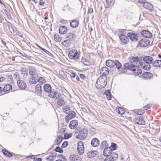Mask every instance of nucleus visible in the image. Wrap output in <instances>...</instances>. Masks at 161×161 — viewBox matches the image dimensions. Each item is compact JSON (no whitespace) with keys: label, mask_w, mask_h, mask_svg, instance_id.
<instances>
[{"label":"nucleus","mask_w":161,"mask_h":161,"mask_svg":"<svg viewBox=\"0 0 161 161\" xmlns=\"http://www.w3.org/2000/svg\"><path fill=\"white\" fill-rule=\"evenodd\" d=\"M38 82L43 84L46 83V80L43 77H38Z\"/></svg>","instance_id":"e433bc0d"},{"label":"nucleus","mask_w":161,"mask_h":161,"mask_svg":"<svg viewBox=\"0 0 161 161\" xmlns=\"http://www.w3.org/2000/svg\"><path fill=\"white\" fill-rule=\"evenodd\" d=\"M78 121L76 120H73L71 121L69 123V127L71 129H75L78 125Z\"/></svg>","instance_id":"a211bd4d"},{"label":"nucleus","mask_w":161,"mask_h":161,"mask_svg":"<svg viewBox=\"0 0 161 161\" xmlns=\"http://www.w3.org/2000/svg\"><path fill=\"white\" fill-rule=\"evenodd\" d=\"M39 71L34 67H30L29 69V74L33 76H36L38 77Z\"/></svg>","instance_id":"0eeeda50"},{"label":"nucleus","mask_w":161,"mask_h":161,"mask_svg":"<svg viewBox=\"0 0 161 161\" xmlns=\"http://www.w3.org/2000/svg\"><path fill=\"white\" fill-rule=\"evenodd\" d=\"M68 56L70 59L75 60L79 58V55L76 50L72 49L69 52Z\"/></svg>","instance_id":"20e7f679"},{"label":"nucleus","mask_w":161,"mask_h":161,"mask_svg":"<svg viewBox=\"0 0 161 161\" xmlns=\"http://www.w3.org/2000/svg\"><path fill=\"white\" fill-rule=\"evenodd\" d=\"M12 88V86L10 85H6L3 88L4 92H7L10 90Z\"/></svg>","instance_id":"4c0bfd02"},{"label":"nucleus","mask_w":161,"mask_h":161,"mask_svg":"<svg viewBox=\"0 0 161 161\" xmlns=\"http://www.w3.org/2000/svg\"><path fill=\"white\" fill-rule=\"evenodd\" d=\"M59 158L62 159L63 158L64 159H66L65 157V156H64L62 154H60L58 156Z\"/></svg>","instance_id":"052dcab7"},{"label":"nucleus","mask_w":161,"mask_h":161,"mask_svg":"<svg viewBox=\"0 0 161 161\" xmlns=\"http://www.w3.org/2000/svg\"><path fill=\"white\" fill-rule=\"evenodd\" d=\"M57 103L58 105L59 106H62L65 104V102L64 100L62 98L59 99L58 100Z\"/></svg>","instance_id":"ea45409f"},{"label":"nucleus","mask_w":161,"mask_h":161,"mask_svg":"<svg viewBox=\"0 0 161 161\" xmlns=\"http://www.w3.org/2000/svg\"><path fill=\"white\" fill-rule=\"evenodd\" d=\"M12 29L14 33V31H15V34H18V33H19V32L18 31H17V30L15 28H14V29L13 28V27H12Z\"/></svg>","instance_id":"13d9d810"},{"label":"nucleus","mask_w":161,"mask_h":161,"mask_svg":"<svg viewBox=\"0 0 161 161\" xmlns=\"http://www.w3.org/2000/svg\"><path fill=\"white\" fill-rule=\"evenodd\" d=\"M112 153V150L109 147H107L105 148L103 151V155L106 157L111 156L112 153Z\"/></svg>","instance_id":"9b49d317"},{"label":"nucleus","mask_w":161,"mask_h":161,"mask_svg":"<svg viewBox=\"0 0 161 161\" xmlns=\"http://www.w3.org/2000/svg\"><path fill=\"white\" fill-rule=\"evenodd\" d=\"M29 83L31 84H35L38 82V78L33 76L29 80Z\"/></svg>","instance_id":"cd10ccee"},{"label":"nucleus","mask_w":161,"mask_h":161,"mask_svg":"<svg viewBox=\"0 0 161 161\" xmlns=\"http://www.w3.org/2000/svg\"><path fill=\"white\" fill-rule=\"evenodd\" d=\"M125 66L127 69L132 71L136 75H140L142 73L141 69L137 66L132 64H129V63H125Z\"/></svg>","instance_id":"7ed1b4c3"},{"label":"nucleus","mask_w":161,"mask_h":161,"mask_svg":"<svg viewBox=\"0 0 161 161\" xmlns=\"http://www.w3.org/2000/svg\"><path fill=\"white\" fill-rule=\"evenodd\" d=\"M139 59V58L137 56H131L129 58L130 63L134 65L137 64Z\"/></svg>","instance_id":"6e6552de"},{"label":"nucleus","mask_w":161,"mask_h":161,"mask_svg":"<svg viewBox=\"0 0 161 161\" xmlns=\"http://www.w3.org/2000/svg\"><path fill=\"white\" fill-rule=\"evenodd\" d=\"M91 144L92 146L96 147L99 145V141L97 139L95 138L92 140Z\"/></svg>","instance_id":"b1692460"},{"label":"nucleus","mask_w":161,"mask_h":161,"mask_svg":"<svg viewBox=\"0 0 161 161\" xmlns=\"http://www.w3.org/2000/svg\"><path fill=\"white\" fill-rule=\"evenodd\" d=\"M79 25V22L76 20H74L70 23V26L73 28L76 27Z\"/></svg>","instance_id":"72a5a7b5"},{"label":"nucleus","mask_w":161,"mask_h":161,"mask_svg":"<svg viewBox=\"0 0 161 161\" xmlns=\"http://www.w3.org/2000/svg\"><path fill=\"white\" fill-rule=\"evenodd\" d=\"M69 159L71 161H80L81 158L78 156L70 155Z\"/></svg>","instance_id":"bb28decb"},{"label":"nucleus","mask_w":161,"mask_h":161,"mask_svg":"<svg viewBox=\"0 0 161 161\" xmlns=\"http://www.w3.org/2000/svg\"><path fill=\"white\" fill-rule=\"evenodd\" d=\"M140 65L142 69L146 70H148L150 69V66L149 64H148L147 63H146L145 64V63L143 64L142 63H141L140 62Z\"/></svg>","instance_id":"a878e982"},{"label":"nucleus","mask_w":161,"mask_h":161,"mask_svg":"<svg viewBox=\"0 0 161 161\" xmlns=\"http://www.w3.org/2000/svg\"><path fill=\"white\" fill-rule=\"evenodd\" d=\"M44 89L46 92H49L52 90V87L50 85L46 84L44 86Z\"/></svg>","instance_id":"7c9ffc66"},{"label":"nucleus","mask_w":161,"mask_h":161,"mask_svg":"<svg viewBox=\"0 0 161 161\" xmlns=\"http://www.w3.org/2000/svg\"><path fill=\"white\" fill-rule=\"evenodd\" d=\"M69 40H64L62 42V44L65 47H68L71 44Z\"/></svg>","instance_id":"58836bf2"},{"label":"nucleus","mask_w":161,"mask_h":161,"mask_svg":"<svg viewBox=\"0 0 161 161\" xmlns=\"http://www.w3.org/2000/svg\"><path fill=\"white\" fill-rule=\"evenodd\" d=\"M117 145L116 144L114 143H112L111 145L109 148L111 149L112 151L113 150H114L116 149L117 148Z\"/></svg>","instance_id":"37998d69"},{"label":"nucleus","mask_w":161,"mask_h":161,"mask_svg":"<svg viewBox=\"0 0 161 161\" xmlns=\"http://www.w3.org/2000/svg\"><path fill=\"white\" fill-rule=\"evenodd\" d=\"M29 1L32 4H36L37 3L36 2L35 0H29Z\"/></svg>","instance_id":"bf43d9fd"},{"label":"nucleus","mask_w":161,"mask_h":161,"mask_svg":"<svg viewBox=\"0 0 161 161\" xmlns=\"http://www.w3.org/2000/svg\"><path fill=\"white\" fill-rule=\"evenodd\" d=\"M63 137L61 136H59L57 140V144L58 145L60 143L62 140Z\"/></svg>","instance_id":"8fccbe9b"},{"label":"nucleus","mask_w":161,"mask_h":161,"mask_svg":"<svg viewBox=\"0 0 161 161\" xmlns=\"http://www.w3.org/2000/svg\"><path fill=\"white\" fill-rule=\"evenodd\" d=\"M63 109L64 112L66 114H68L70 110V107L67 105L64 106Z\"/></svg>","instance_id":"473e14b6"},{"label":"nucleus","mask_w":161,"mask_h":161,"mask_svg":"<svg viewBox=\"0 0 161 161\" xmlns=\"http://www.w3.org/2000/svg\"><path fill=\"white\" fill-rule=\"evenodd\" d=\"M106 96L107 99L109 100H111V95L110 94V93L109 92V91L107 90L106 91Z\"/></svg>","instance_id":"de8ad7c7"},{"label":"nucleus","mask_w":161,"mask_h":161,"mask_svg":"<svg viewBox=\"0 0 161 161\" xmlns=\"http://www.w3.org/2000/svg\"><path fill=\"white\" fill-rule=\"evenodd\" d=\"M128 36L129 38L133 41H136L137 40V34L133 33L130 32L128 34Z\"/></svg>","instance_id":"f8f14e48"},{"label":"nucleus","mask_w":161,"mask_h":161,"mask_svg":"<svg viewBox=\"0 0 161 161\" xmlns=\"http://www.w3.org/2000/svg\"><path fill=\"white\" fill-rule=\"evenodd\" d=\"M150 75H151V74H150L149 72H145L144 74L145 77H148L149 76H150Z\"/></svg>","instance_id":"6e6d98bb"},{"label":"nucleus","mask_w":161,"mask_h":161,"mask_svg":"<svg viewBox=\"0 0 161 161\" xmlns=\"http://www.w3.org/2000/svg\"><path fill=\"white\" fill-rule=\"evenodd\" d=\"M55 151L56 152H59L60 153H62L63 152V150L59 147H56Z\"/></svg>","instance_id":"3c124183"},{"label":"nucleus","mask_w":161,"mask_h":161,"mask_svg":"<svg viewBox=\"0 0 161 161\" xmlns=\"http://www.w3.org/2000/svg\"><path fill=\"white\" fill-rule=\"evenodd\" d=\"M145 8L149 10L152 12L153 10V6L150 3L146 2L142 5Z\"/></svg>","instance_id":"4be33fe9"},{"label":"nucleus","mask_w":161,"mask_h":161,"mask_svg":"<svg viewBox=\"0 0 161 161\" xmlns=\"http://www.w3.org/2000/svg\"><path fill=\"white\" fill-rule=\"evenodd\" d=\"M107 79L106 76L102 75L97 80L96 84V87L98 89L104 88L107 83Z\"/></svg>","instance_id":"f03ea898"},{"label":"nucleus","mask_w":161,"mask_h":161,"mask_svg":"<svg viewBox=\"0 0 161 161\" xmlns=\"http://www.w3.org/2000/svg\"><path fill=\"white\" fill-rule=\"evenodd\" d=\"M139 44L141 47H146L148 45L149 42L147 39H142L139 42Z\"/></svg>","instance_id":"2eb2a0df"},{"label":"nucleus","mask_w":161,"mask_h":161,"mask_svg":"<svg viewBox=\"0 0 161 161\" xmlns=\"http://www.w3.org/2000/svg\"><path fill=\"white\" fill-rule=\"evenodd\" d=\"M97 153V152L95 151H91L87 153V156L89 158H92L95 157Z\"/></svg>","instance_id":"c756f323"},{"label":"nucleus","mask_w":161,"mask_h":161,"mask_svg":"<svg viewBox=\"0 0 161 161\" xmlns=\"http://www.w3.org/2000/svg\"><path fill=\"white\" fill-rule=\"evenodd\" d=\"M8 81H10L11 82L13 81V78L12 76L9 75L8 76Z\"/></svg>","instance_id":"4d7b16f0"},{"label":"nucleus","mask_w":161,"mask_h":161,"mask_svg":"<svg viewBox=\"0 0 161 161\" xmlns=\"http://www.w3.org/2000/svg\"><path fill=\"white\" fill-rule=\"evenodd\" d=\"M117 111L119 114H123L125 113V110L121 108H119Z\"/></svg>","instance_id":"c03bdc74"},{"label":"nucleus","mask_w":161,"mask_h":161,"mask_svg":"<svg viewBox=\"0 0 161 161\" xmlns=\"http://www.w3.org/2000/svg\"><path fill=\"white\" fill-rule=\"evenodd\" d=\"M56 157L55 155H52L48 157L47 158V159L49 161H52L54 159V158Z\"/></svg>","instance_id":"a18cd8bd"},{"label":"nucleus","mask_w":161,"mask_h":161,"mask_svg":"<svg viewBox=\"0 0 161 161\" xmlns=\"http://www.w3.org/2000/svg\"><path fill=\"white\" fill-rule=\"evenodd\" d=\"M77 151L78 154L80 155L82 154L84 152V145L82 141H79L78 143Z\"/></svg>","instance_id":"39448f33"},{"label":"nucleus","mask_w":161,"mask_h":161,"mask_svg":"<svg viewBox=\"0 0 161 161\" xmlns=\"http://www.w3.org/2000/svg\"><path fill=\"white\" fill-rule=\"evenodd\" d=\"M106 65L109 67H114L116 66L118 71L120 74H123L127 72V70L125 68H123L121 64L118 60L114 61L112 60H108L106 61Z\"/></svg>","instance_id":"f257e3e1"},{"label":"nucleus","mask_w":161,"mask_h":161,"mask_svg":"<svg viewBox=\"0 0 161 161\" xmlns=\"http://www.w3.org/2000/svg\"><path fill=\"white\" fill-rule=\"evenodd\" d=\"M87 136V133L81 131L79 132L78 136H76V137L81 140H84L86 137Z\"/></svg>","instance_id":"dca6fc26"},{"label":"nucleus","mask_w":161,"mask_h":161,"mask_svg":"<svg viewBox=\"0 0 161 161\" xmlns=\"http://www.w3.org/2000/svg\"><path fill=\"white\" fill-rule=\"evenodd\" d=\"M17 83L19 87L21 89H25L27 87L26 84L22 80H18Z\"/></svg>","instance_id":"412c9836"},{"label":"nucleus","mask_w":161,"mask_h":161,"mask_svg":"<svg viewBox=\"0 0 161 161\" xmlns=\"http://www.w3.org/2000/svg\"><path fill=\"white\" fill-rule=\"evenodd\" d=\"M119 38L120 40L121 43L123 45H125L127 44L129 41L128 38L125 36L121 34L119 35Z\"/></svg>","instance_id":"9d476101"},{"label":"nucleus","mask_w":161,"mask_h":161,"mask_svg":"<svg viewBox=\"0 0 161 161\" xmlns=\"http://www.w3.org/2000/svg\"><path fill=\"white\" fill-rule=\"evenodd\" d=\"M35 91L39 94H41L42 93V87L39 84H37L35 87Z\"/></svg>","instance_id":"c85d7f7f"},{"label":"nucleus","mask_w":161,"mask_h":161,"mask_svg":"<svg viewBox=\"0 0 161 161\" xmlns=\"http://www.w3.org/2000/svg\"><path fill=\"white\" fill-rule=\"evenodd\" d=\"M151 107V105L150 104H148L146 106H145L144 107V109L145 110H146L147 109L150 108Z\"/></svg>","instance_id":"864d4df0"},{"label":"nucleus","mask_w":161,"mask_h":161,"mask_svg":"<svg viewBox=\"0 0 161 161\" xmlns=\"http://www.w3.org/2000/svg\"><path fill=\"white\" fill-rule=\"evenodd\" d=\"M2 152L3 154L7 157H11L12 156V154L10 152L5 149L2 150Z\"/></svg>","instance_id":"c9c22d12"},{"label":"nucleus","mask_w":161,"mask_h":161,"mask_svg":"<svg viewBox=\"0 0 161 161\" xmlns=\"http://www.w3.org/2000/svg\"><path fill=\"white\" fill-rule=\"evenodd\" d=\"M67 8H68V6H64V7L62 9H63V11H65L67 9Z\"/></svg>","instance_id":"338daca9"},{"label":"nucleus","mask_w":161,"mask_h":161,"mask_svg":"<svg viewBox=\"0 0 161 161\" xmlns=\"http://www.w3.org/2000/svg\"><path fill=\"white\" fill-rule=\"evenodd\" d=\"M4 19L2 16L0 15V23H1Z\"/></svg>","instance_id":"774afa93"},{"label":"nucleus","mask_w":161,"mask_h":161,"mask_svg":"<svg viewBox=\"0 0 161 161\" xmlns=\"http://www.w3.org/2000/svg\"><path fill=\"white\" fill-rule=\"evenodd\" d=\"M141 33L143 36L147 38H150L152 36V34L147 30L142 31Z\"/></svg>","instance_id":"ddd939ff"},{"label":"nucleus","mask_w":161,"mask_h":161,"mask_svg":"<svg viewBox=\"0 0 161 161\" xmlns=\"http://www.w3.org/2000/svg\"><path fill=\"white\" fill-rule=\"evenodd\" d=\"M93 12V9L92 8H89L88 11V13L92 14Z\"/></svg>","instance_id":"680f3d73"},{"label":"nucleus","mask_w":161,"mask_h":161,"mask_svg":"<svg viewBox=\"0 0 161 161\" xmlns=\"http://www.w3.org/2000/svg\"><path fill=\"white\" fill-rule=\"evenodd\" d=\"M143 59L146 63H147L148 64H151L154 61L153 58L149 56L144 57L143 58Z\"/></svg>","instance_id":"5701e85b"},{"label":"nucleus","mask_w":161,"mask_h":161,"mask_svg":"<svg viewBox=\"0 0 161 161\" xmlns=\"http://www.w3.org/2000/svg\"><path fill=\"white\" fill-rule=\"evenodd\" d=\"M14 77L15 78L18 79H19V73L17 72H16L14 74Z\"/></svg>","instance_id":"5fc2aeb1"},{"label":"nucleus","mask_w":161,"mask_h":161,"mask_svg":"<svg viewBox=\"0 0 161 161\" xmlns=\"http://www.w3.org/2000/svg\"><path fill=\"white\" fill-rule=\"evenodd\" d=\"M100 73L102 75L106 76L109 74L108 69L106 67H103L100 70Z\"/></svg>","instance_id":"4468645a"},{"label":"nucleus","mask_w":161,"mask_h":161,"mask_svg":"<svg viewBox=\"0 0 161 161\" xmlns=\"http://www.w3.org/2000/svg\"><path fill=\"white\" fill-rule=\"evenodd\" d=\"M81 62L83 63V64L85 65H88L89 63L88 61H87L85 58L82 57L81 59Z\"/></svg>","instance_id":"49530a36"},{"label":"nucleus","mask_w":161,"mask_h":161,"mask_svg":"<svg viewBox=\"0 0 161 161\" xmlns=\"http://www.w3.org/2000/svg\"><path fill=\"white\" fill-rule=\"evenodd\" d=\"M54 40L57 42H59L61 41V38L58 35L55 34L54 37Z\"/></svg>","instance_id":"79ce46f5"},{"label":"nucleus","mask_w":161,"mask_h":161,"mask_svg":"<svg viewBox=\"0 0 161 161\" xmlns=\"http://www.w3.org/2000/svg\"><path fill=\"white\" fill-rule=\"evenodd\" d=\"M4 11L5 14L7 16L8 18L9 19H11L12 18V17L11 16L9 12H8V11L6 9H5L4 10Z\"/></svg>","instance_id":"09e8293b"},{"label":"nucleus","mask_w":161,"mask_h":161,"mask_svg":"<svg viewBox=\"0 0 161 161\" xmlns=\"http://www.w3.org/2000/svg\"><path fill=\"white\" fill-rule=\"evenodd\" d=\"M139 2L140 3H142L143 5L144 3L146 2L145 0H139Z\"/></svg>","instance_id":"e2e57ef3"},{"label":"nucleus","mask_w":161,"mask_h":161,"mask_svg":"<svg viewBox=\"0 0 161 161\" xmlns=\"http://www.w3.org/2000/svg\"><path fill=\"white\" fill-rule=\"evenodd\" d=\"M106 1L108 4H110L113 2V0H106Z\"/></svg>","instance_id":"0e129e2a"},{"label":"nucleus","mask_w":161,"mask_h":161,"mask_svg":"<svg viewBox=\"0 0 161 161\" xmlns=\"http://www.w3.org/2000/svg\"><path fill=\"white\" fill-rule=\"evenodd\" d=\"M58 92L54 90H52L48 92V96L51 98H54L57 95Z\"/></svg>","instance_id":"393cba45"},{"label":"nucleus","mask_w":161,"mask_h":161,"mask_svg":"<svg viewBox=\"0 0 161 161\" xmlns=\"http://www.w3.org/2000/svg\"><path fill=\"white\" fill-rule=\"evenodd\" d=\"M135 123L139 125H144L145 124V122L141 116H139L135 120Z\"/></svg>","instance_id":"aec40b11"},{"label":"nucleus","mask_w":161,"mask_h":161,"mask_svg":"<svg viewBox=\"0 0 161 161\" xmlns=\"http://www.w3.org/2000/svg\"><path fill=\"white\" fill-rule=\"evenodd\" d=\"M66 37L69 41H72L76 38V36L74 33L70 32L67 33Z\"/></svg>","instance_id":"6ab92c4d"},{"label":"nucleus","mask_w":161,"mask_h":161,"mask_svg":"<svg viewBox=\"0 0 161 161\" xmlns=\"http://www.w3.org/2000/svg\"><path fill=\"white\" fill-rule=\"evenodd\" d=\"M76 116V113L73 111H72L70 113L68 114L65 117V121L66 123H68L70 120L74 118Z\"/></svg>","instance_id":"1a4fd4ad"},{"label":"nucleus","mask_w":161,"mask_h":161,"mask_svg":"<svg viewBox=\"0 0 161 161\" xmlns=\"http://www.w3.org/2000/svg\"><path fill=\"white\" fill-rule=\"evenodd\" d=\"M153 65L155 67H161V60L155 61L153 62Z\"/></svg>","instance_id":"2f4dec72"},{"label":"nucleus","mask_w":161,"mask_h":161,"mask_svg":"<svg viewBox=\"0 0 161 161\" xmlns=\"http://www.w3.org/2000/svg\"><path fill=\"white\" fill-rule=\"evenodd\" d=\"M34 155L29 156L27 158L30 157L34 159V161H42V159L40 158H35Z\"/></svg>","instance_id":"a19ab883"},{"label":"nucleus","mask_w":161,"mask_h":161,"mask_svg":"<svg viewBox=\"0 0 161 161\" xmlns=\"http://www.w3.org/2000/svg\"><path fill=\"white\" fill-rule=\"evenodd\" d=\"M118 155L115 153H112L109 157L105 158L104 161H114L118 158Z\"/></svg>","instance_id":"423d86ee"},{"label":"nucleus","mask_w":161,"mask_h":161,"mask_svg":"<svg viewBox=\"0 0 161 161\" xmlns=\"http://www.w3.org/2000/svg\"><path fill=\"white\" fill-rule=\"evenodd\" d=\"M68 145V142L66 141H65L64 142L62 145V148H64L65 147H66Z\"/></svg>","instance_id":"603ef678"},{"label":"nucleus","mask_w":161,"mask_h":161,"mask_svg":"<svg viewBox=\"0 0 161 161\" xmlns=\"http://www.w3.org/2000/svg\"><path fill=\"white\" fill-rule=\"evenodd\" d=\"M5 80V78L4 77H0V82L3 81Z\"/></svg>","instance_id":"69168bd1"},{"label":"nucleus","mask_w":161,"mask_h":161,"mask_svg":"<svg viewBox=\"0 0 161 161\" xmlns=\"http://www.w3.org/2000/svg\"><path fill=\"white\" fill-rule=\"evenodd\" d=\"M108 146V144L107 142L105 141H103L100 145V147L102 149L106 148Z\"/></svg>","instance_id":"f704fd0d"},{"label":"nucleus","mask_w":161,"mask_h":161,"mask_svg":"<svg viewBox=\"0 0 161 161\" xmlns=\"http://www.w3.org/2000/svg\"><path fill=\"white\" fill-rule=\"evenodd\" d=\"M67 28L64 26H60L59 28V33L60 34H65L67 32Z\"/></svg>","instance_id":"f3484780"}]
</instances>
